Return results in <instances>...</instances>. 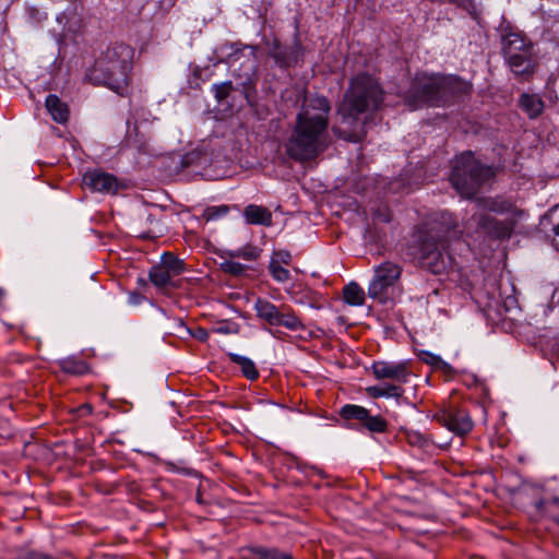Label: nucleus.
Masks as SVG:
<instances>
[{
	"label": "nucleus",
	"instance_id": "21",
	"mask_svg": "<svg viewBox=\"0 0 559 559\" xmlns=\"http://www.w3.org/2000/svg\"><path fill=\"white\" fill-rule=\"evenodd\" d=\"M366 392L369 397L379 399V397H395L400 399L404 389L400 384H380L372 385L366 389Z\"/></svg>",
	"mask_w": 559,
	"mask_h": 559
},
{
	"label": "nucleus",
	"instance_id": "34",
	"mask_svg": "<svg viewBox=\"0 0 559 559\" xmlns=\"http://www.w3.org/2000/svg\"><path fill=\"white\" fill-rule=\"evenodd\" d=\"M407 442L413 447H418L421 449H425L430 444V440L427 437L416 431L407 433Z\"/></svg>",
	"mask_w": 559,
	"mask_h": 559
},
{
	"label": "nucleus",
	"instance_id": "1",
	"mask_svg": "<svg viewBox=\"0 0 559 559\" xmlns=\"http://www.w3.org/2000/svg\"><path fill=\"white\" fill-rule=\"evenodd\" d=\"M330 112L331 103L325 96L305 95L285 143V152L292 159L309 162L329 147Z\"/></svg>",
	"mask_w": 559,
	"mask_h": 559
},
{
	"label": "nucleus",
	"instance_id": "25",
	"mask_svg": "<svg viewBox=\"0 0 559 559\" xmlns=\"http://www.w3.org/2000/svg\"><path fill=\"white\" fill-rule=\"evenodd\" d=\"M261 250L252 245H246L236 250H226L224 252V257L226 258H235L242 259L245 261H255L260 257Z\"/></svg>",
	"mask_w": 559,
	"mask_h": 559
},
{
	"label": "nucleus",
	"instance_id": "16",
	"mask_svg": "<svg viewBox=\"0 0 559 559\" xmlns=\"http://www.w3.org/2000/svg\"><path fill=\"white\" fill-rule=\"evenodd\" d=\"M516 221L514 218L498 221L492 216L483 214L478 217V226L488 235L504 239L509 238L514 229Z\"/></svg>",
	"mask_w": 559,
	"mask_h": 559
},
{
	"label": "nucleus",
	"instance_id": "42",
	"mask_svg": "<svg viewBox=\"0 0 559 559\" xmlns=\"http://www.w3.org/2000/svg\"><path fill=\"white\" fill-rule=\"evenodd\" d=\"M4 297V290L0 288V302L2 301Z\"/></svg>",
	"mask_w": 559,
	"mask_h": 559
},
{
	"label": "nucleus",
	"instance_id": "7",
	"mask_svg": "<svg viewBox=\"0 0 559 559\" xmlns=\"http://www.w3.org/2000/svg\"><path fill=\"white\" fill-rule=\"evenodd\" d=\"M492 176L491 167L483 165L468 151L453 159L450 182L462 198L471 199Z\"/></svg>",
	"mask_w": 559,
	"mask_h": 559
},
{
	"label": "nucleus",
	"instance_id": "37",
	"mask_svg": "<svg viewBox=\"0 0 559 559\" xmlns=\"http://www.w3.org/2000/svg\"><path fill=\"white\" fill-rule=\"evenodd\" d=\"M127 124H128V131H127V135H126V142L128 143V145H133L136 148L142 150L143 143H138L136 140L133 139V132L136 133V131H138L136 126H134L133 130H131L130 129V120L127 121Z\"/></svg>",
	"mask_w": 559,
	"mask_h": 559
},
{
	"label": "nucleus",
	"instance_id": "17",
	"mask_svg": "<svg viewBox=\"0 0 559 559\" xmlns=\"http://www.w3.org/2000/svg\"><path fill=\"white\" fill-rule=\"evenodd\" d=\"M242 552L245 559H295L290 552L260 545L245 547Z\"/></svg>",
	"mask_w": 559,
	"mask_h": 559
},
{
	"label": "nucleus",
	"instance_id": "19",
	"mask_svg": "<svg viewBox=\"0 0 559 559\" xmlns=\"http://www.w3.org/2000/svg\"><path fill=\"white\" fill-rule=\"evenodd\" d=\"M484 207L499 214L510 213L514 219L522 218L525 214L523 210L518 209L511 201L502 198L484 200Z\"/></svg>",
	"mask_w": 559,
	"mask_h": 559
},
{
	"label": "nucleus",
	"instance_id": "6",
	"mask_svg": "<svg viewBox=\"0 0 559 559\" xmlns=\"http://www.w3.org/2000/svg\"><path fill=\"white\" fill-rule=\"evenodd\" d=\"M501 53L510 70L516 76H531L537 61L532 40L511 25L500 27Z\"/></svg>",
	"mask_w": 559,
	"mask_h": 559
},
{
	"label": "nucleus",
	"instance_id": "10",
	"mask_svg": "<svg viewBox=\"0 0 559 559\" xmlns=\"http://www.w3.org/2000/svg\"><path fill=\"white\" fill-rule=\"evenodd\" d=\"M401 273L402 267L397 263L385 261L378 265L368 286V296L373 299L382 298L386 289L400 278Z\"/></svg>",
	"mask_w": 559,
	"mask_h": 559
},
{
	"label": "nucleus",
	"instance_id": "33",
	"mask_svg": "<svg viewBox=\"0 0 559 559\" xmlns=\"http://www.w3.org/2000/svg\"><path fill=\"white\" fill-rule=\"evenodd\" d=\"M212 332L216 334H236L238 333V324L230 321H219L212 328Z\"/></svg>",
	"mask_w": 559,
	"mask_h": 559
},
{
	"label": "nucleus",
	"instance_id": "4",
	"mask_svg": "<svg viewBox=\"0 0 559 559\" xmlns=\"http://www.w3.org/2000/svg\"><path fill=\"white\" fill-rule=\"evenodd\" d=\"M133 49L126 44L108 47L95 60L86 78L96 85H105L122 95L129 84Z\"/></svg>",
	"mask_w": 559,
	"mask_h": 559
},
{
	"label": "nucleus",
	"instance_id": "29",
	"mask_svg": "<svg viewBox=\"0 0 559 559\" xmlns=\"http://www.w3.org/2000/svg\"><path fill=\"white\" fill-rule=\"evenodd\" d=\"M222 258L224 259L221 263V270L223 272L234 276H241L247 272L248 266L237 262L235 258H226L224 254Z\"/></svg>",
	"mask_w": 559,
	"mask_h": 559
},
{
	"label": "nucleus",
	"instance_id": "11",
	"mask_svg": "<svg viewBox=\"0 0 559 559\" xmlns=\"http://www.w3.org/2000/svg\"><path fill=\"white\" fill-rule=\"evenodd\" d=\"M338 414L342 419L356 421L370 432L382 433L388 430V423L382 416H372L367 408L360 405L346 404Z\"/></svg>",
	"mask_w": 559,
	"mask_h": 559
},
{
	"label": "nucleus",
	"instance_id": "20",
	"mask_svg": "<svg viewBox=\"0 0 559 559\" xmlns=\"http://www.w3.org/2000/svg\"><path fill=\"white\" fill-rule=\"evenodd\" d=\"M243 216L249 224L270 226L272 213L264 206L249 204L243 210Z\"/></svg>",
	"mask_w": 559,
	"mask_h": 559
},
{
	"label": "nucleus",
	"instance_id": "24",
	"mask_svg": "<svg viewBox=\"0 0 559 559\" xmlns=\"http://www.w3.org/2000/svg\"><path fill=\"white\" fill-rule=\"evenodd\" d=\"M343 299L350 306H362L365 304V292L355 282H350L343 288Z\"/></svg>",
	"mask_w": 559,
	"mask_h": 559
},
{
	"label": "nucleus",
	"instance_id": "12",
	"mask_svg": "<svg viewBox=\"0 0 559 559\" xmlns=\"http://www.w3.org/2000/svg\"><path fill=\"white\" fill-rule=\"evenodd\" d=\"M433 418L443 427L457 436L469 433L474 427V423L469 414L462 408L450 406L440 409L433 415Z\"/></svg>",
	"mask_w": 559,
	"mask_h": 559
},
{
	"label": "nucleus",
	"instance_id": "30",
	"mask_svg": "<svg viewBox=\"0 0 559 559\" xmlns=\"http://www.w3.org/2000/svg\"><path fill=\"white\" fill-rule=\"evenodd\" d=\"M228 213H229L228 205L207 206L202 213V218L205 222L216 221L218 218L226 216Z\"/></svg>",
	"mask_w": 559,
	"mask_h": 559
},
{
	"label": "nucleus",
	"instance_id": "18",
	"mask_svg": "<svg viewBox=\"0 0 559 559\" xmlns=\"http://www.w3.org/2000/svg\"><path fill=\"white\" fill-rule=\"evenodd\" d=\"M45 106L51 118L57 123L64 124L68 122L70 114L69 106L68 104L61 102L57 95L49 94L46 98Z\"/></svg>",
	"mask_w": 559,
	"mask_h": 559
},
{
	"label": "nucleus",
	"instance_id": "36",
	"mask_svg": "<svg viewBox=\"0 0 559 559\" xmlns=\"http://www.w3.org/2000/svg\"><path fill=\"white\" fill-rule=\"evenodd\" d=\"M15 559H56L55 557L35 550L21 551Z\"/></svg>",
	"mask_w": 559,
	"mask_h": 559
},
{
	"label": "nucleus",
	"instance_id": "38",
	"mask_svg": "<svg viewBox=\"0 0 559 559\" xmlns=\"http://www.w3.org/2000/svg\"><path fill=\"white\" fill-rule=\"evenodd\" d=\"M198 341L206 342L209 340V331L204 328H198L192 334Z\"/></svg>",
	"mask_w": 559,
	"mask_h": 559
},
{
	"label": "nucleus",
	"instance_id": "3",
	"mask_svg": "<svg viewBox=\"0 0 559 559\" xmlns=\"http://www.w3.org/2000/svg\"><path fill=\"white\" fill-rule=\"evenodd\" d=\"M471 91L472 84L455 75L417 73L405 94V103L412 110L445 106Z\"/></svg>",
	"mask_w": 559,
	"mask_h": 559
},
{
	"label": "nucleus",
	"instance_id": "8",
	"mask_svg": "<svg viewBox=\"0 0 559 559\" xmlns=\"http://www.w3.org/2000/svg\"><path fill=\"white\" fill-rule=\"evenodd\" d=\"M254 310L257 317L270 325L284 326L290 331L305 329L300 318L287 305L277 307L266 299L258 298L254 302Z\"/></svg>",
	"mask_w": 559,
	"mask_h": 559
},
{
	"label": "nucleus",
	"instance_id": "43",
	"mask_svg": "<svg viewBox=\"0 0 559 559\" xmlns=\"http://www.w3.org/2000/svg\"><path fill=\"white\" fill-rule=\"evenodd\" d=\"M197 501H198L199 503H202V502H203L202 497H201V495H200V493H198V496H197Z\"/></svg>",
	"mask_w": 559,
	"mask_h": 559
},
{
	"label": "nucleus",
	"instance_id": "31",
	"mask_svg": "<svg viewBox=\"0 0 559 559\" xmlns=\"http://www.w3.org/2000/svg\"><path fill=\"white\" fill-rule=\"evenodd\" d=\"M269 272L278 283H285L290 280V272L282 265H278L276 262H270Z\"/></svg>",
	"mask_w": 559,
	"mask_h": 559
},
{
	"label": "nucleus",
	"instance_id": "22",
	"mask_svg": "<svg viewBox=\"0 0 559 559\" xmlns=\"http://www.w3.org/2000/svg\"><path fill=\"white\" fill-rule=\"evenodd\" d=\"M228 357L231 362L240 367L242 376L248 380L254 381L260 377L258 368L250 358L234 353H229Z\"/></svg>",
	"mask_w": 559,
	"mask_h": 559
},
{
	"label": "nucleus",
	"instance_id": "23",
	"mask_svg": "<svg viewBox=\"0 0 559 559\" xmlns=\"http://www.w3.org/2000/svg\"><path fill=\"white\" fill-rule=\"evenodd\" d=\"M520 106L531 119L537 118L544 110L543 99L534 94L521 95Z\"/></svg>",
	"mask_w": 559,
	"mask_h": 559
},
{
	"label": "nucleus",
	"instance_id": "15",
	"mask_svg": "<svg viewBox=\"0 0 559 559\" xmlns=\"http://www.w3.org/2000/svg\"><path fill=\"white\" fill-rule=\"evenodd\" d=\"M371 369L376 379H390L400 385L406 383L411 374L406 362L374 361Z\"/></svg>",
	"mask_w": 559,
	"mask_h": 559
},
{
	"label": "nucleus",
	"instance_id": "44",
	"mask_svg": "<svg viewBox=\"0 0 559 559\" xmlns=\"http://www.w3.org/2000/svg\"><path fill=\"white\" fill-rule=\"evenodd\" d=\"M558 207H559V204H558V205H556V206L554 207V210H556V209H558Z\"/></svg>",
	"mask_w": 559,
	"mask_h": 559
},
{
	"label": "nucleus",
	"instance_id": "5",
	"mask_svg": "<svg viewBox=\"0 0 559 559\" xmlns=\"http://www.w3.org/2000/svg\"><path fill=\"white\" fill-rule=\"evenodd\" d=\"M383 103V91L379 82L366 73L350 80L338 107L343 121L356 120L359 115L377 110Z\"/></svg>",
	"mask_w": 559,
	"mask_h": 559
},
{
	"label": "nucleus",
	"instance_id": "14",
	"mask_svg": "<svg viewBox=\"0 0 559 559\" xmlns=\"http://www.w3.org/2000/svg\"><path fill=\"white\" fill-rule=\"evenodd\" d=\"M83 187L90 189L92 192H100L108 194H116L120 188L121 182L116 176L102 171L90 170L86 171L82 179Z\"/></svg>",
	"mask_w": 559,
	"mask_h": 559
},
{
	"label": "nucleus",
	"instance_id": "27",
	"mask_svg": "<svg viewBox=\"0 0 559 559\" xmlns=\"http://www.w3.org/2000/svg\"><path fill=\"white\" fill-rule=\"evenodd\" d=\"M419 356L425 364L430 365L437 370H441L447 374H451L453 372L452 367L438 355L424 350Z\"/></svg>",
	"mask_w": 559,
	"mask_h": 559
},
{
	"label": "nucleus",
	"instance_id": "9",
	"mask_svg": "<svg viewBox=\"0 0 559 559\" xmlns=\"http://www.w3.org/2000/svg\"><path fill=\"white\" fill-rule=\"evenodd\" d=\"M183 270L185 263L182 260L171 252H165L160 262L151 267L148 278L154 286L164 288L170 285L173 277L181 274Z\"/></svg>",
	"mask_w": 559,
	"mask_h": 559
},
{
	"label": "nucleus",
	"instance_id": "26",
	"mask_svg": "<svg viewBox=\"0 0 559 559\" xmlns=\"http://www.w3.org/2000/svg\"><path fill=\"white\" fill-rule=\"evenodd\" d=\"M365 123L359 129L344 130L341 127H332V132L335 136L343 139L348 142L358 143L361 142L366 136Z\"/></svg>",
	"mask_w": 559,
	"mask_h": 559
},
{
	"label": "nucleus",
	"instance_id": "13",
	"mask_svg": "<svg viewBox=\"0 0 559 559\" xmlns=\"http://www.w3.org/2000/svg\"><path fill=\"white\" fill-rule=\"evenodd\" d=\"M301 44L295 40L292 45H284L277 39L269 46L267 55L282 69L295 67L301 58Z\"/></svg>",
	"mask_w": 559,
	"mask_h": 559
},
{
	"label": "nucleus",
	"instance_id": "28",
	"mask_svg": "<svg viewBox=\"0 0 559 559\" xmlns=\"http://www.w3.org/2000/svg\"><path fill=\"white\" fill-rule=\"evenodd\" d=\"M62 371L70 374H83L87 371V365L80 359L66 358L59 362Z\"/></svg>",
	"mask_w": 559,
	"mask_h": 559
},
{
	"label": "nucleus",
	"instance_id": "35",
	"mask_svg": "<svg viewBox=\"0 0 559 559\" xmlns=\"http://www.w3.org/2000/svg\"><path fill=\"white\" fill-rule=\"evenodd\" d=\"M292 259H293V257L289 251L278 250L273 253L270 262H276L278 265H281V264L288 265V264H290Z\"/></svg>",
	"mask_w": 559,
	"mask_h": 559
},
{
	"label": "nucleus",
	"instance_id": "32",
	"mask_svg": "<svg viewBox=\"0 0 559 559\" xmlns=\"http://www.w3.org/2000/svg\"><path fill=\"white\" fill-rule=\"evenodd\" d=\"M213 91H214L215 98L219 103H223L224 100L227 99L230 92L234 91V86L230 81H227V82H223L221 84H214Z\"/></svg>",
	"mask_w": 559,
	"mask_h": 559
},
{
	"label": "nucleus",
	"instance_id": "41",
	"mask_svg": "<svg viewBox=\"0 0 559 559\" xmlns=\"http://www.w3.org/2000/svg\"><path fill=\"white\" fill-rule=\"evenodd\" d=\"M167 7H173L177 0H165Z\"/></svg>",
	"mask_w": 559,
	"mask_h": 559
},
{
	"label": "nucleus",
	"instance_id": "40",
	"mask_svg": "<svg viewBox=\"0 0 559 559\" xmlns=\"http://www.w3.org/2000/svg\"><path fill=\"white\" fill-rule=\"evenodd\" d=\"M552 231H554V234H555L556 236H559V224L554 225V227H552Z\"/></svg>",
	"mask_w": 559,
	"mask_h": 559
},
{
	"label": "nucleus",
	"instance_id": "39",
	"mask_svg": "<svg viewBox=\"0 0 559 559\" xmlns=\"http://www.w3.org/2000/svg\"><path fill=\"white\" fill-rule=\"evenodd\" d=\"M379 218H380V221L388 223L391 221V215L389 213L379 214Z\"/></svg>",
	"mask_w": 559,
	"mask_h": 559
},
{
	"label": "nucleus",
	"instance_id": "2",
	"mask_svg": "<svg viewBox=\"0 0 559 559\" xmlns=\"http://www.w3.org/2000/svg\"><path fill=\"white\" fill-rule=\"evenodd\" d=\"M418 259L420 265L433 274L453 269L454 259L449 251L450 242L459 239L457 222L453 214L442 212L418 228Z\"/></svg>",
	"mask_w": 559,
	"mask_h": 559
}]
</instances>
